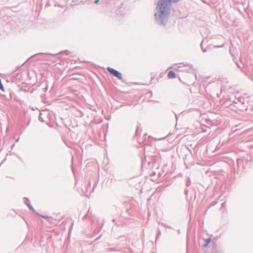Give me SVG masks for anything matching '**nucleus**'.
Here are the masks:
<instances>
[{"instance_id":"nucleus-1","label":"nucleus","mask_w":253,"mask_h":253,"mask_svg":"<svg viewBox=\"0 0 253 253\" xmlns=\"http://www.w3.org/2000/svg\"><path fill=\"white\" fill-rule=\"evenodd\" d=\"M180 0H159L156 7L157 12L155 14L156 22L160 25L165 26L169 18L172 3H176Z\"/></svg>"},{"instance_id":"nucleus-2","label":"nucleus","mask_w":253,"mask_h":253,"mask_svg":"<svg viewBox=\"0 0 253 253\" xmlns=\"http://www.w3.org/2000/svg\"><path fill=\"white\" fill-rule=\"evenodd\" d=\"M107 69L108 71L109 72V73L111 74V75H113L114 76L117 78L119 80L122 79V75L118 71L111 67H108Z\"/></svg>"},{"instance_id":"nucleus-3","label":"nucleus","mask_w":253,"mask_h":253,"mask_svg":"<svg viewBox=\"0 0 253 253\" xmlns=\"http://www.w3.org/2000/svg\"><path fill=\"white\" fill-rule=\"evenodd\" d=\"M168 77L169 79L174 78L175 77V73L173 71H170L168 73Z\"/></svg>"},{"instance_id":"nucleus-4","label":"nucleus","mask_w":253,"mask_h":253,"mask_svg":"<svg viewBox=\"0 0 253 253\" xmlns=\"http://www.w3.org/2000/svg\"><path fill=\"white\" fill-rule=\"evenodd\" d=\"M211 241V239L210 238L206 239L204 244L203 245V247L206 248L210 243Z\"/></svg>"},{"instance_id":"nucleus-5","label":"nucleus","mask_w":253,"mask_h":253,"mask_svg":"<svg viewBox=\"0 0 253 253\" xmlns=\"http://www.w3.org/2000/svg\"><path fill=\"white\" fill-rule=\"evenodd\" d=\"M25 204L27 206V207L29 206V205H31L30 201L28 199L25 198Z\"/></svg>"},{"instance_id":"nucleus-6","label":"nucleus","mask_w":253,"mask_h":253,"mask_svg":"<svg viewBox=\"0 0 253 253\" xmlns=\"http://www.w3.org/2000/svg\"><path fill=\"white\" fill-rule=\"evenodd\" d=\"M203 42H204V41H203L201 43V49H202V50L203 51V52H206L207 51V50L206 48H204V46H203Z\"/></svg>"},{"instance_id":"nucleus-7","label":"nucleus","mask_w":253,"mask_h":253,"mask_svg":"<svg viewBox=\"0 0 253 253\" xmlns=\"http://www.w3.org/2000/svg\"><path fill=\"white\" fill-rule=\"evenodd\" d=\"M0 89L2 91L4 90V87L3 86L1 83V79H0Z\"/></svg>"},{"instance_id":"nucleus-8","label":"nucleus","mask_w":253,"mask_h":253,"mask_svg":"<svg viewBox=\"0 0 253 253\" xmlns=\"http://www.w3.org/2000/svg\"><path fill=\"white\" fill-rule=\"evenodd\" d=\"M28 208L29 209V210L33 212H35V210L34 209V208H33V207L31 205H29V206H28Z\"/></svg>"},{"instance_id":"nucleus-9","label":"nucleus","mask_w":253,"mask_h":253,"mask_svg":"<svg viewBox=\"0 0 253 253\" xmlns=\"http://www.w3.org/2000/svg\"><path fill=\"white\" fill-rule=\"evenodd\" d=\"M190 185H191V181H190V178H188V179L187 181V183H186V186L187 187H189Z\"/></svg>"},{"instance_id":"nucleus-10","label":"nucleus","mask_w":253,"mask_h":253,"mask_svg":"<svg viewBox=\"0 0 253 253\" xmlns=\"http://www.w3.org/2000/svg\"><path fill=\"white\" fill-rule=\"evenodd\" d=\"M42 114H40V116H39V120L42 122H43V120L42 119V117L41 116Z\"/></svg>"},{"instance_id":"nucleus-11","label":"nucleus","mask_w":253,"mask_h":253,"mask_svg":"<svg viewBox=\"0 0 253 253\" xmlns=\"http://www.w3.org/2000/svg\"><path fill=\"white\" fill-rule=\"evenodd\" d=\"M63 52L65 53L66 54V55H68L69 51L68 50H65L64 51L61 52L60 53L62 54Z\"/></svg>"},{"instance_id":"nucleus-12","label":"nucleus","mask_w":253,"mask_h":253,"mask_svg":"<svg viewBox=\"0 0 253 253\" xmlns=\"http://www.w3.org/2000/svg\"><path fill=\"white\" fill-rule=\"evenodd\" d=\"M99 2V0H96L95 1V3L97 4Z\"/></svg>"},{"instance_id":"nucleus-13","label":"nucleus","mask_w":253,"mask_h":253,"mask_svg":"<svg viewBox=\"0 0 253 253\" xmlns=\"http://www.w3.org/2000/svg\"><path fill=\"white\" fill-rule=\"evenodd\" d=\"M188 193V190H185V194L186 195H187Z\"/></svg>"},{"instance_id":"nucleus-14","label":"nucleus","mask_w":253,"mask_h":253,"mask_svg":"<svg viewBox=\"0 0 253 253\" xmlns=\"http://www.w3.org/2000/svg\"><path fill=\"white\" fill-rule=\"evenodd\" d=\"M43 54H43V53H39V54H36V55H43ZM35 56H36V55H35Z\"/></svg>"},{"instance_id":"nucleus-15","label":"nucleus","mask_w":253,"mask_h":253,"mask_svg":"<svg viewBox=\"0 0 253 253\" xmlns=\"http://www.w3.org/2000/svg\"><path fill=\"white\" fill-rule=\"evenodd\" d=\"M236 64H237V66L238 67V68H240V67L239 66V64L237 63Z\"/></svg>"},{"instance_id":"nucleus-16","label":"nucleus","mask_w":253,"mask_h":253,"mask_svg":"<svg viewBox=\"0 0 253 253\" xmlns=\"http://www.w3.org/2000/svg\"><path fill=\"white\" fill-rule=\"evenodd\" d=\"M40 216H42V217L44 218H46V217H45V216H42V215H40Z\"/></svg>"},{"instance_id":"nucleus-17","label":"nucleus","mask_w":253,"mask_h":253,"mask_svg":"<svg viewBox=\"0 0 253 253\" xmlns=\"http://www.w3.org/2000/svg\"><path fill=\"white\" fill-rule=\"evenodd\" d=\"M158 236H159V235H158L157 236V237H156V239H157V238H158Z\"/></svg>"}]
</instances>
